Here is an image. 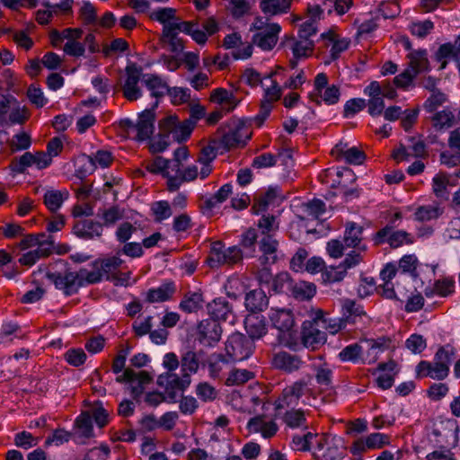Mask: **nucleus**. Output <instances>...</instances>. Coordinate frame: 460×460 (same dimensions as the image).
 Wrapping results in <instances>:
<instances>
[{
  "label": "nucleus",
  "instance_id": "f257e3e1",
  "mask_svg": "<svg viewBox=\"0 0 460 460\" xmlns=\"http://www.w3.org/2000/svg\"><path fill=\"white\" fill-rule=\"evenodd\" d=\"M315 400V392L312 383V376L299 378L287 385L274 401V408L277 413L288 408H296L300 402L312 405Z\"/></svg>",
  "mask_w": 460,
  "mask_h": 460
},
{
  "label": "nucleus",
  "instance_id": "f03ea898",
  "mask_svg": "<svg viewBox=\"0 0 460 460\" xmlns=\"http://www.w3.org/2000/svg\"><path fill=\"white\" fill-rule=\"evenodd\" d=\"M251 31H256L252 36V42L265 51L271 50L277 44L281 27L276 22H268L258 17L252 24Z\"/></svg>",
  "mask_w": 460,
  "mask_h": 460
},
{
  "label": "nucleus",
  "instance_id": "7ed1b4c3",
  "mask_svg": "<svg viewBox=\"0 0 460 460\" xmlns=\"http://www.w3.org/2000/svg\"><path fill=\"white\" fill-rule=\"evenodd\" d=\"M157 102H155L151 109H146L138 116L137 123L130 119L121 121L122 127L127 130L128 134H133L134 137L139 141L148 139L154 132L155 108Z\"/></svg>",
  "mask_w": 460,
  "mask_h": 460
},
{
  "label": "nucleus",
  "instance_id": "20e7f679",
  "mask_svg": "<svg viewBox=\"0 0 460 460\" xmlns=\"http://www.w3.org/2000/svg\"><path fill=\"white\" fill-rule=\"evenodd\" d=\"M242 259L243 252L238 246L226 247L222 242L217 241L211 243L208 262L211 268H217L235 264Z\"/></svg>",
  "mask_w": 460,
  "mask_h": 460
},
{
  "label": "nucleus",
  "instance_id": "39448f33",
  "mask_svg": "<svg viewBox=\"0 0 460 460\" xmlns=\"http://www.w3.org/2000/svg\"><path fill=\"white\" fill-rule=\"evenodd\" d=\"M316 460H341L345 456V447L341 438L321 436L316 440L314 448Z\"/></svg>",
  "mask_w": 460,
  "mask_h": 460
},
{
  "label": "nucleus",
  "instance_id": "423d86ee",
  "mask_svg": "<svg viewBox=\"0 0 460 460\" xmlns=\"http://www.w3.org/2000/svg\"><path fill=\"white\" fill-rule=\"evenodd\" d=\"M263 98L261 100V108L254 119L257 124L261 125L264 120L269 117L274 102L279 101L282 94V88L274 81L270 76L264 79L262 83Z\"/></svg>",
  "mask_w": 460,
  "mask_h": 460
},
{
  "label": "nucleus",
  "instance_id": "0eeeda50",
  "mask_svg": "<svg viewBox=\"0 0 460 460\" xmlns=\"http://www.w3.org/2000/svg\"><path fill=\"white\" fill-rule=\"evenodd\" d=\"M254 349L253 341L240 332L231 334L226 343V353L230 361H243L250 358Z\"/></svg>",
  "mask_w": 460,
  "mask_h": 460
},
{
  "label": "nucleus",
  "instance_id": "6e6552de",
  "mask_svg": "<svg viewBox=\"0 0 460 460\" xmlns=\"http://www.w3.org/2000/svg\"><path fill=\"white\" fill-rule=\"evenodd\" d=\"M251 137V131L246 124L240 119H232L228 122L225 130L222 142L228 147H236L245 145Z\"/></svg>",
  "mask_w": 460,
  "mask_h": 460
},
{
  "label": "nucleus",
  "instance_id": "1a4fd4ad",
  "mask_svg": "<svg viewBox=\"0 0 460 460\" xmlns=\"http://www.w3.org/2000/svg\"><path fill=\"white\" fill-rule=\"evenodd\" d=\"M51 163L52 159L45 152H37L35 154L26 152L19 159L12 163L11 168L16 173H23L28 167L42 170L49 167Z\"/></svg>",
  "mask_w": 460,
  "mask_h": 460
},
{
  "label": "nucleus",
  "instance_id": "9d476101",
  "mask_svg": "<svg viewBox=\"0 0 460 460\" xmlns=\"http://www.w3.org/2000/svg\"><path fill=\"white\" fill-rule=\"evenodd\" d=\"M116 381L118 383H129L132 394L137 397L143 393L144 386L151 382V376L146 371L136 372L127 368L116 377Z\"/></svg>",
  "mask_w": 460,
  "mask_h": 460
},
{
  "label": "nucleus",
  "instance_id": "9b49d317",
  "mask_svg": "<svg viewBox=\"0 0 460 460\" xmlns=\"http://www.w3.org/2000/svg\"><path fill=\"white\" fill-rule=\"evenodd\" d=\"M271 365L275 369L287 374H292L300 370L304 367L305 362L297 355L287 351H279L273 355Z\"/></svg>",
  "mask_w": 460,
  "mask_h": 460
},
{
  "label": "nucleus",
  "instance_id": "f8f14e48",
  "mask_svg": "<svg viewBox=\"0 0 460 460\" xmlns=\"http://www.w3.org/2000/svg\"><path fill=\"white\" fill-rule=\"evenodd\" d=\"M49 278L52 279L55 287L62 290L66 296L75 294L82 287L78 271L67 270L62 273H52Z\"/></svg>",
  "mask_w": 460,
  "mask_h": 460
},
{
  "label": "nucleus",
  "instance_id": "ddd939ff",
  "mask_svg": "<svg viewBox=\"0 0 460 460\" xmlns=\"http://www.w3.org/2000/svg\"><path fill=\"white\" fill-rule=\"evenodd\" d=\"M157 383L160 386L164 387L166 393L175 397L178 393L185 390L190 384V378L188 375L181 373V377L174 373H165L158 376Z\"/></svg>",
  "mask_w": 460,
  "mask_h": 460
},
{
  "label": "nucleus",
  "instance_id": "4468645a",
  "mask_svg": "<svg viewBox=\"0 0 460 460\" xmlns=\"http://www.w3.org/2000/svg\"><path fill=\"white\" fill-rule=\"evenodd\" d=\"M321 38L324 41L325 46L330 47L332 60L338 59L341 54L346 51L351 43L349 38L342 37L333 30L322 33Z\"/></svg>",
  "mask_w": 460,
  "mask_h": 460
},
{
  "label": "nucleus",
  "instance_id": "2eb2a0df",
  "mask_svg": "<svg viewBox=\"0 0 460 460\" xmlns=\"http://www.w3.org/2000/svg\"><path fill=\"white\" fill-rule=\"evenodd\" d=\"M288 47L292 52L293 58L289 63L292 68L297 66L300 59L307 58L313 55L314 43L310 39H291L288 43Z\"/></svg>",
  "mask_w": 460,
  "mask_h": 460
},
{
  "label": "nucleus",
  "instance_id": "dca6fc26",
  "mask_svg": "<svg viewBox=\"0 0 460 460\" xmlns=\"http://www.w3.org/2000/svg\"><path fill=\"white\" fill-rule=\"evenodd\" d=\"M407 144H401L393 152V157L396 162L408 161L412 157H420L425 154V145L415 137L409 138Z\"/></svg>",
  "mask_w": 460,
  "mask_h": 460
},
{
  "label": "nucleus",
  "instance_id": "f3484780",
  "mask_svg": "<svg viewBox=\"0 0 460 460\" xmlns=\"http://www.w3.org/2000/svg\"><path fill=\"white\" fill-rule=\"evenodd\" d=\"M142 78L140 71L134 66H127L126 78L122 85L124 97L132 102L142 96V92L138 83Z\"/></svg>",
  "mask_w": 460,
  "mask_h": 460
},
{
  "label": "nucleus",
  "instance_id": "a211bd4d",
  "mask_svg": "<svg viewBox=\"0 0 460 460\" xmlns=\"http://www.w3.org/2000/svg\"><path fill=\"white\" fill-rule=\"evenodd\" d=\"M247 429L250 433H261L265 438L273 437L279 429L273 420L262 415L252 418L247 423Z\"/></svg>",
  "mask_w": 460,
  "mask_h": 460
},
{
  "label": "nucleus",
  "instance_id": "6ab92c4d",
  "mask_svg": "<svg viewBox=\"0 0 460 460\" xmlns=\"http://www.w3.org/2000/svg\"><path fill=\"white\" fill-rule=\"evenodd\" d=\"M332 155L338 160H342L351 164H361L365 160V155L356 146H349L346 143L337 144L332 150Z\"/></svg>",
  "mask_w": 460,
  "mask_h": 460
},
{
  "label": "nucleus",
  "instance_id": "aec40b11",
  "mask_svg": "<svg viewBox=\"0 0 460 460\" xmlns=\"http://www.w3.org/2000/svg\"><path fill=\"white\" fill-rule=\"evenodd\" d=\"M278 242L272 235L263 236L259 242L261 255L259 261L261 265H272L278 260Z\"/></svg>",
  "mask_w": 460,
  "mask_h": 460
},
{
  "label": "nucleus",
  "instance_id": "412c9836",
  "mask_svg": "<svg viewBox=\"0 0 460 460\" xmlns=\"http://www.w3.org/2000/svg\"><path fill=\"white\" fill-rule=\"evenodd\" d=\"M141 81L146 89L150 92L152 97L158 99L163 97L168 92V83L162 76L155 74H145Z\"/></svg>",
  "mask_w": 460,
  "mask_h": 460
},
{
  "label": "nucleus",
  "instance_id": "4be33fe9",
  "mask_svg": "<svg viewBox=\"0 0 460 460\" xmlns=\"http://www.w3.org/2000/svg\"><path fill=\"white\" fill-rule=\"evenodd\" d=\"M363 227L356 223L346 225L343 242L346 247L358 251H366L367 245L362 237Z\"/></svg>",
  "mask_w": 460,
  "mask_h": 460
},
{
  "label": "nucleus",
  "instance_id": "5701e85b",
  "mask_svg": "<svg viewBox=\"0 0 460 460\" xmlns=\"http://www.w3.org/2000/svg\"><path fill=\"white\" fill-rule=\"evenodd\" d=\"M269 319L272 326L280 332L289 331L294 325V316L288 309L270 308Z\"/></svg>",
  "mask_w": 460,
  "mask_h": 460
},
{
  "label": "nucleus",
  "instance_id": "b1692460",
  "mask_svg": "<svg viewBox=\"0 0 460 460\" xmlns=\"http://www.w3.org/2000/svg\"><path fill=\"white\" fill-rule=\"evenodd\" d=\"M83 31L79 28H66L62 31L53 30L49 34L52 46L56 49L63 47V43H74L80 40Z\"/></svg>",
  "mask_w": 460,
  "mask_h": 460
},
{
  "label": "nucleus",
  "instance_id": "393cba45",
  "mask_svg": "<svg viewBox=\"0 0 460 460\" xmlns=\"http://www.w3.org/2000/svg\"><path fill=\"white\" fill-rule=\"evenodd\" d=\"M209 101L213 103L220 105L221 109H223L225 112L233 111L238 105V101L234 94L232 92L221 87L216 88L211 92Z\"/></svg>",
  "mask_w": 460,
  "mask_h": 460
},
{
  "label": "nucleus",
  "instance_id": "a878e982",
  "mask_svg": "<svg viewBox=\"0 0 460 460\" xmlns=\"http://www.w3.org/2000/svg\"><path fill=\"white\" fill-rule=\"evenodd\" d=\"M282 201L280 190L277 187H270L265 192L258 195L255 199L253 208L256 213L268 209L270 206L279 205Z\"/></svg>",
  "mask_w": 460,
  "mask_h": 460
},
{
  "label": "nucleus",
  "instance_id": "bb28decb",
  "mask_svg": "<svg viewBox=\"0 0 460 460\" xmlns=\"http://www.w3.org/2000/svg\"><path fill=\"white\" fill-rule=\"evenodd\" d=\"M200 341L212 345V343L219 341L222 333V328L216 320L209 319L202 321L199 325Z\"/></svg>",
  "mask_w": 460,
  "mask_h": 460
},
{
  "label": "nucleus",
  "instance_id": "cd10ccee",
  "mask_svg": "<svg viewBox=\"0 0 460 460\" xmlns=\"http://www.w3.org/2000/svg\"><path fill=\"white\" fill-rule=\"evenodd\" d=\"M377 239L380 242H387L392 247H399L404 243H411L412 238L404 231H392L390 227H385L378 231Z\"/></svg>",
  "mask_w": 460,
  "mask_h": 460
},
{
  "label": "nucleus",
  "instance_id": "c85d7f7f",
  "mask_svg": "<svg viewBox=\"0 0 460 460\" xmlns=\"http://www.w3.org/2000/svg\"><path fill=\"white\" fill-rule=\"evenodd\" d=\"M407 58L409 59L407 68L411 69L416 75L429 69L427 49H419L411 50L408 53Z\"/></svg>",
  "mask_w": 460,
  "mask_h": 460
},
{
  "label": "nucleus",
  "instance_id": "c756f323",
  "mask_svg": "<svg viewBox=\"0 0 460 460\" xmlns=\"http://www.w3.org/2000/svg\"><path fill=\"white\" fill-rule=\"evenodd\" d=\"M175 291V283L166 280L159 287L149 289L146 293V300L150 303L165 302L172 297Z\"/></svg>",
  "mask_w": 460,
  "mask_h": 460
},
{
  "label": "nucleus",
  "instance_id": "7c9ffc66",
  "mask_svg": "<svg viewBox=\"0 0 460 460\" xmlns=\"http://www.w3.org/2000/svg\"><path fill=\"white\" fill-rule=\"evenodd\" d=\"M74 232L78 237L93 239L102 235V226L92 219H84L75 225Z\"/></svg>",
  "mask_w": 460,
  "mask_h": 460
},
{
  "label": "nucleus",
  "instance_id": "2f4dec72",
  "mask_svg": "<svg viewBox=\"0 0 460 460\" xmlns=\"http://www.w3.org/2000/svg\"><path fill=\"white\" fill-rule=\"evenodd\" d=\"M417 371L422 376H429L432 379L443 380L449 373L447 365L438 364L433 362L421 361L418 367Z\"/></svg>",
  "mask_w": 460,
  "mask_h": 460
},
{
  "label": "nucleus",
  "instance_id": "473e14b6",
  "mask_svg": "<svg viewBox=\"0 0 460 460\" xmlns=\"http://www.w3.org/2000/svg\"><path fill=\"white\" fill-rule=\"evenodd\" d=\"M208 313L213 320L226 321L232 314V308L226 298H215L207 305Z\"/></svg>",
  "mask_w": 460,
  "mask_h": 460
},
{
  "label": "nucleus",
  "instance_id": "72a5a7b5",
  "mask_svg": "<svg viewBox=\"0 0 460 460\" xmlns=\"http://www.w3.org/2000/svg\"><path fill=\"white\" fill-rule=\"evenodd\" d=\"M302 341L305 348L315 349L325 343L326 334L320 331L316 325H311L309 328L305 327L302 332Z\"/></svg>",
  "mask_w": 460,
  "mask_h": 460
},
{
  "label": "nucleus",
  "instance_id": "f704fd0d",
  "mask_svg": "<svg viewBox=\"0 0 460 460\" xmlns=\"http://www.w3.org/2000/svg\"><path fill=\"white\" fill-rule=\"evenodd\" d=\"M340 97V87L335 84H332L319 92H311L310 93V98L312 101L317 103L323 102L326 105H334L338 103Z\"/></svg>",
  "mask_w": 460,
  "mask_h": 460
},
{
  "label": "nucleus",
  "instance_id": "c9c22d12",
  "mask_svg": "<svg viewBox=\"0 0 460 460\" xmlns=\"http://www.w3.org/2000/svg\"><path fill=\"white\" fill-rule=\"evenodd\" d=\"M69 192L66 189L48 190L43 196V203L51 212L58 211L68 199Z\"/></svg>",
  "mask_w": 460,
  "mask_h": 460
},
{
  "label": "nucleus",
  "instance_id": "e433bc0d",
  "mask_svg": "<svg viewBox=\"0 0 460 460\" xmlns=\"http://www.w3.org/2000/svg\"><path fill=\"white\" fill-rule=\"evenodd\" d=\"M244 326L247 333L252 341L260 339L267 332V328L262 316L258 314H250L244 320Z\"/></svg>",
  "mask_w": 460,
  "mask_h": 460
},
{
  "label": "nucleus",
  "instance_id": "4c0bfd02",
  "mask_svg": "<svg viewBox=\"0 0 460 460\" xmlns=\"http://www.w3.org/2000/svg\"><path fill=\"white\" fill-rule=\"evenodd\" d=\"M123 261L118 256H112L102 260H96L93 262V267L98 268L103 279L110 280L111 276L121 266Z\"/></svg>",
  "mask_w": 460,
  "mask_h": 460
},
{
  "label": "nucleus",
  "instance_id": "58836bf2",
  "mask_svg": "<svg viewBox=\"0 0 460 460\" xmlns=\"http://www.w3.org/2000/svg\"><path fill=\"white\" fill-rule=\"evenodd\" d=\"M290 6L291 0H261L260 2L261 12L270 16L286 13Z\"/></svg>",
  "mask_w": 460,
  "mask_h": 460
},
{
  "label": "nucleus",
  "instance_id": "ea45409f",
  "mask_svg": "<svg viewBox=\"0 0 460 460\" xmlns=\"http://www.w3.org/2000/svg\"><path fill=\"white\" fill-rule=\"evenodd\" d=\"M53 249H50V244L42 243L40 248H35L30 250L29 252L23 253L19 258V262L22 265L31 267L33 266L40 259L48 257L51 254Z\"/></svg>",
  "mask_w": 460,
  "mask_h": 460
},
{
  "label": "nucleus",
  "instance_id": "a19ab883",
  "mask_svg": "<svg viewBox=\"0 0 460 460\" xmlns=\"http://www.w3.org/2000/svg\"><path fill=\"white\" fill-rule=\"evenodd\" d=\"M268 305V298L261 289H254L246 294L245 307L248 311L255 313L262 311Z\"/></svg>",
  "mask_w": 460,
  "mask_h": 460
},
{
  "label": "nucleus",
  "instance_id": "79ce46f5",
  "mask_svg": "<svg viewBox=\"0 0 460 460\" xmlns=\"http://www.w3.org/2000/svg\"><path fill=\"white\" fill-rule=\"evenodd\" d=\"M443 213L442 208L437 202L418 207L414 211V219L417 221H430L437 219Z\"/></svg>",
  "mask_w": 460,
  "mask_h": 460
},
{
  "label": "nucleus",
  "instance_id": "37998d69",
  "mask_svg": "<svg viewBox=\"0 0 460 460\" xmlns=\"http://www.w3.org/2000/svg\"><path fill=\"white\" fill-rule=\"evenodd\" d=\"M217 155L215 149L211 146H205L201 149L197 162L200 166L199 173L201 180L206 179L212 172V162Z\"/></svg>",
  "mask_w": 460,
  "mask_h": 460
},
{
  "label": "nucleus",
  "instance_id": "c03bdc74",
  "mask_svg": "<svg viewBox=\"0 0 460 460\" xmlns=\"http://www.w3.org/2000/svg\"><path fill=\"white\" fill-rule=\"evenodd\" d=\"M53 240L50 236L46 235L44 233L40 234H29L23 235L19 243L21 250H27L31 248H40L42 243L50 244V249H53Z\"/></svg>",
  "mask_w": 460,
  "mask_h": 460
},
{
  "label": "nucleus",
  "instance_id": "a18cd8bd",
  "mask_svg": "<svg viewBox=\"0 0 460 460\" xmlns=\"http://www.w3.org/2000/svg\"><path fill=\"white\" fill-rule=\"evenodd\" d=\"M312 369L315 373V379L319 385L328 387L332 385L333 372L328 363L324 361L314 362L312 365Z\"/></svg>",
  "mask_w": 460,
  "mask_h": 460
},
{
  "label": "nucleus",
  "instance_id": "49530a36",
  "mask_svg": "<svg viewBox=\"0 0 460 460\" xmlns=\"http://www.w3.org/2000/svg\"><path fill=\"white\" fill-rule=\"evenodd\" d=\"M292 295L298 300L311 299L316 292L314 284L307 281H298L294 283L291 288Z\"/></svg>",
  "mask_w": 460,
  "mask_h": 460
},
{
  "label": "nucleus",
  "instance_id": "de8ad7c7",
  "mask_svg": "<svg viewBox=\"0 0 460 460\" xmlns=\"http://www.w3.org/2000/svg\"><path fill=\"white\" fill-rule=\"evenodd\" d=\"M455 291V280L452 278L447 277L435 281L430 293L426 291V296L437 295L438 296L446 297L452 295Z\"/></svg>",
  "mask_w": 460,
  "mask_h": 460
},
{
  "label": "nucleus",
  "instance_id": "09e8293b",
  "mask_svg": "<svg viewBox=\"0 0 460 460\" xmlns=\"http://www.w3.org/2000/svg\"><path fill=\"white\" fill-rule=\"evenodd\" d=\"M363 349L358 343H352L343 348L338 354L341 362H351L354 364L361 361Z\"/></svg>",
  "mask_w": 460,
  "mask_h": 460
},
{
  "label": "nucleus",
  "instance_id": "8fccbe9b",
  "mask_svg": "<svg viewBox=\"0 0 460 460\" xmlns=\"http://www.w3.org/2000/svg\"><path fill=\"white\" fill-rule=\"evenodd\" d=\"M203 297L199 292H190L184 296L180 303V308L186 313H194L202 307Z\"/></svg>",
  "mask_w": 460,
  "mask_h": 460
},
{
  "label": "nucleus",
  "instance_id": "3c124183",
  "mask_svg": "<svg viewBox=\"0 0 460 460\" xmlns=\"http://www.w3.org/2000/svg\"><path fill=\"white\" fill-rule=\"evenodd\" d=\"M31 112L24 105H21L17 101L13 102L10 107L8 119L11 124L22 125L29 119Z\"/></svg>",
  "mask_w": 460,
  "mask_h": 460
},
{
  "label": "nucleus",
  "instance_id": "603ef678",
  "mask_svg": "<svg viewBox=\"0 0 460 460\" xmlns=\"http://www.w3.org/2000/svg\"><path fill=\"white\" fill-rule=\"evenodd\" d=\"M366 343L368 347V356L373 360H376L380 353L390 348L391 340L386 337H379L377 339L367 340Z\"/></svg>",
  "mask_w": 460,
  "mask_h": 460
},
{
  "label": "nucleus",
  "instance_id": "864d4df0",
  "mask_svg": "<svg viewBox=\"0 0 460 460\" xmlns=\"http://www.w3.org/2000/svg\"><path fill=\"white\" fill-rule=\"evenodd\" d=\"M199 366V359L194 351L189 350L182 355L181 370L183 375H188L190 378V376L198 371Z\"/></svg>",
  "mask_w": 460,
  "mask_h": 460
},
{
  "label": "nucleus",
  "instance_id": "5fc2aeb1",
  "mask_svg": "<svg viewBox=\"0 0 460 460\" xmlns=\"http://www.w3.org/2000/svg\"><path fill=\"white\" fill-rule=\"evenodd\" d=\"M76 433L79 438H90L93 436L92 417L88 413H82L75 420Z\"/></svg>",
  "mask_w": 460,
  "mask_h": 460
},
{
  "label": "nucleus",
  "instance_id": "6e6d98bb",
  "mask_svg": "<svg viewBox=\"0 0 460 460\" xmlns=\"http://www.w3.org/2000/svg\"><path fill=\"white\" fill-rule=\"evenodd\" d=\"M255 377V375L253 372L247 370V369H233L226 380V385L228 386L231 385H243L246 382L253 379Z\"/></svg>",
  "mask_w": 460,
  "mask_h": 460
},
{
  "label": "nucleus",
  "instance_id": "4d7b16f0",
  "mask_svg": "<svg viewBox=\"0 0 460 460\" xmlns=\"http://www.w3.org/2000/svg\"><path fill=\"white\" fill-rule=\"evenodd\" d=\"M432 123L439 130L449 128L455 123V115L449 109H445L434 114Z\"/></svg>",
  "mask_w": 460,
  "mask_h": 460
},
{
  "label": "nucleus",
  "instance_id": "13d9d810",
  "mask_svg": "<svg viewBox=\"0 0 460 460\" xmlns=\"http://www.w3.org/2000/svg\"><path fill=\"white\" fill-rule=\"evenodd\" d=\"M88 159L94 168L100 167L104 169L112 164L114 157L111 151L100 149L92 155H89Z\"/></svg>",
  "mask_w": 460,
  "mask_h": 460
},
{
  "label": "nucleus",
  "instance_id": "bf43d9fd",
  "mask_svg": "<svg viewBox=\"0 0 460 460\" xmlns=\"http://www.w3.org/2000/svg\"><path fill=\"white\" fill-rule=\"evenodd\" d=\"M284 421L289 428L292 429L306 426L305 411L301 409L291 408V410L287 411L284 415Z\"/></svg>",
  "mask_w": 460,
  "mask_h": 460
},
{
  "label": "nucleus",
  "instance_id": "052dcab7",
  "mask_svg": "<svg viewBox=\"0 0 460 460\" xmlns=\"http://www.w3.org/2000/svg\"><path fill=\"white\" fill-rule=\"evenodd\" d=\"M146 171L155 174H162L164 176L168 172L172 169V161L164 159L161 156H156L152 161L148 162L146 165Z\"/></svg>",
  "mask_w": 460,
  "mask_h": 460
},
{
  "label": "nucleus",
  "instance_id": "680f3d73",
  "mask_svg": "<svg viewBox=\"0 0 460 460\" xmlns=\"http://www.w3.org/2000/svg\"><path fill=\"white\" fill-rule=\"evenodd\" d=\"M347 322L344 318H319L315 325L325 329L331 334H336L346 327Z\"/></svg>",
  "mask_w": 460,
  "mask_h": 460
},
{
  "label": "nucleus",
  "instance_id": "e2e57ef3",
  "mask_svg": "<svg viewBox=\"0 0 460 460\" xmlns=\"http://www.w3.org/2000/svg\"><path fill=\"white\" fill-rule=\"evenodd\" d=\"M176 10L172 7H159L150 13V19L163 25L174 22Z\"/></svg>",
  "mask_w": 460,
  "mask_h": 460
},
{
  "label": "nucleus",
  "instance_id": "0e129e2a",
  "mask_svg": "<svg viewBox=\"0 0 460 460\" xmlns=\"http://www.w3.org/2000/svg\"><path fill=\"white\" fill-rule=\"evenodd\" d=\"M417 75L411 69H404L402 73L394 76L393 83L398 89L408 91L414 86V80Z\"/></svg>",
  "mask_w": 460,
  "mask_h": 460
},
{
  "label": "nucleus",
  "instance_id": "69168bd1",
  "mask_svg": "<svg viewBox=\"0 0 460 460\" xmlns=\"http://www.w3.org/2000/svg\"><path fill=\"white\" fill-rule=\"evenodd\" d=\"M434 29V23L430 20L415 21L411 22L409 30L411 33L418 38L423 39Z\"/></svg>",
  "mask_w": 460,
  "mask_h": 460
},
{
  "label": "nucleus",
  "instance_id": "338daca9",
  "mask_svg": "<svg viewBox=\"0 0 460 460\" xmlns=\"http://www.w3.org/2000/svg\"><path fill=\"white\" fill-rule=\"evenodd\" d=\"M79 280L82 282V287L91 284L101 282L103 278L98 268L93 267V270L81 268L78 270Z\"/></svg>",
  "mask_w": 460,
  "mask_h": 460
},
{
  "label": "nucleus",
  "instance_id": "774afa93",
  "mask_svg": "<svg viewBox=\"0 0 460 460\" xmlns=\"http://www.w3.org/2000/svg\"><path fill=\"white\" fill-rule=\"evenodd\" d=\"M172 104L180 105L186 103L190 99V90L183 87H168V92L166 93Z\"/></svg>",
  "mask_w": 460,
  "mask_h": 460
}]
</instances>
